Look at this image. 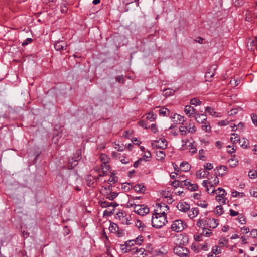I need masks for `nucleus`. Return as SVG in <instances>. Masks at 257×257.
Segmentation results:
<instances>
[{
    "label": "nucleus",
    "mask_w": 257,
    "mask_h": 257,
    "mask_svg": "<svg viewBox=\"0 0 257 257\" xmlns=\"http://www.w3.org/2000/svg\"><path fill=\"white\" fill-rule=\"evenodd\" d=\"M69 165L68 169L71 170L74 167L76 166L78 164V160L75 158H72L71 160H69Z\"/></svg>",
    "instance_id": "nucleus-21"
},
{
    "label": "nucleus",
    "mask_w": 257,
    "mask_h": 257,
    "mask_svg": "<svg viewBox=\"0 0 257 257\" xmlns=\"http://www.w3.org/2000/svg\"><path fill=\"white\" fill-rule=\"evenodd\" d=\"M142 238H143L142 236H140V237H138L135 240H128V241H127V243H126L127 245L123 246V247H129V246H130L129 245V243H131V242L133 243H135L136 244L141 245V242L143 240Z\"/></svg>",
    "instance_id": "nucleus-13"
},
{
    "label": "nucleus",
    "mask_w": 257,
    "mask_h": 257,
    "mask_svg": "<svg viewBox=\"0 0 257 257\" xmlns=\"http://www.w3.org/2000/svg\"><path fill=\"white\" fill-rule=\"evenodd\" d=\"M173 119H174V121L179 124H183L185 121L183 116H182L180 115L177 114H175L174 115Z\"/></svg>",
    "instance_id": "nucleus-15"
},
{
    "label": "nucleus",
    "mask_w": 257,
    "mask_h": 257,
    "mask_svg": "<svg viewBox=\"0 0 257 257\" xmlns=\"http://www.w3.org/2000/svg\"><path fill=\"white\" fill-rule=\"evenodd\" d=\"M185 113L189 117H194V115L197 114L196 109L190 105H186L184 108Z\"/></svg>",
    "instance_id": "nucleus-8"
},
{
    "label": "nucleus",
    "mask_w": 257,
    "mask_h": 257,
    "mask_svg": "<svg viewBox=\"0 0 257 257\" xmlns=\"http://www.w3.org/2000/svg\"><path fill=\"white\" fill-rule=\"evenodd\" d=\"M169 110L165 107H162L159 110V114L163 116H167L169 114Z\"/></svg>",
    "instance_id": "nucleus-22"
},
{
    "label": "nucleus",
    "mask_w": 257,
    "mask_h": 257,
    "mask_svg": "<svg viewBox=\"0 0 257 257\" xmlns=\"http://www.w3.org/2000/svg\"><path fill=\"white\" fill-rule=\"evenodd\" d=\"M248 176L251 179L255 178L257 177V172L255 170H250L248 172Z\"/></svg>",
    "instance_id": "nucleus-35"
},
{
    "label": "nucleus",
    "mask_w": 257,
    "mask_h": 257,
    "mask_svg": "<svg viewBox=\"0 0 257 257\" xmlns=\"http://www.w3.org/2000/svg\"><path fill=\"white\" fill-rule=\"evenodd\" d=\"M195 120L197 122L203 123L207 119L206 115L204 114H198L194 115Z\"/></svg>",
    "instance_id": "nucleus-11"
},
{
    "label": "nucleus",
    "mask_w": 257,
    "mask_h": 257,
    "mask_svg": "<svg viewBox=\"0 0 257 257\" xmlns=\"http://www.w3.org/2000/svg\"><path fill=\"white\" fill-rule=\"evenodd\" d=\"M134 189L137 192H144L145 191L144 186L142 184H137L134 187Z\"/></svg>",
    "instance_id": "nucleus-23"
},
{
    "label": "nucleus",
    "mask_w": 257,
    "mask_h": 257,
    "mask_svg": "<svg viewBox=\"0 0 257 257\" xmlns=\"http://www.w3.org/2000/svg\"><path fill=\"white\" fill-rule=\"evenodd\" d=\"M176 90H173L170 88L166 89L164 90V96L166 97L172 95Z\"/></svg>",
    "instance_id": "nucleus-30"
},
{
    "label": "nucleus",
    "mask_w": 257,
    "mask_h": 257,
    "mask_svg": "<svg viewBox=\"0 0 257 257\" xmlns=\"http://www.w3.org/2000/svg\"><path fill=\"white\" fill-rule=\"evenodd\" d=\"M144 159L140 158V159L138 160L137 161H135L134 163V167L135 168H137L138 167L139 164L140 163V162L143 160Z\"/></svg>",
    "instance_id": "nucleus-64"
},
{
    "label": "nucleus",
    "mask_w": 257,
    "mask_h": 257,
    "mask_svg": "<svg viewBox=\"0 0 257 257\" xmlns=\"http://www.w3.org/2000/svg\"><path fill=\"white\" fill-rule=\"evenodd\" d=\"M181 171L187 172L190 169V165L187 162H182L180 165Z\"/></svg>",
    "instance_id": "nucleus-20"
},
{
    "label": "nucleus",
    "mask_w": 257,
    "mask_h": 257,
    "mask_svg": "<svg viewBox=\"0 0 257 257\" xmlns=\"http://www.w3.org/2000/svg\"><path fill=\"white\" fill-rule=\"evenodd\" d=\"M186 226V224L184 223L182 220H176L172 223L171 229L172 230L178 232L182 231Z\"/></svg>",
    "instance_id": "nucleus-4"
},
{
    "label": "nucleus",
    "mask_w": 257,
    "mask_h": 257,
    "mask_svg": "<svg viewBox=\"0 0 257 257\" xmlns=\"http://www.w3.org/2000/svg\"><path fill=\"white\" fill-rule=\"evenodd\" d=\"M238 220L239 222L242 224H244L246 223V219L242 215H240L238 217Z\"/></svg>",
    "instance_id": "nucleus-47"
},
{
    "label": "nucleus",
    "mask_w": 257,
    "mask_h": 257,
    "mask_svg": "<svg viewBox=\"0 0 257 257\" xmlns=\"http://www.w3.org/2000/svg\"><path fill=\"white\" fill-rule=\"evenodd\" d=\"M118 229V225L114 223H111L109 227V230L110 232H116Z\"/></svg>",
    "instance_id": "nucleus-29"
},
{
    "label": "nucleus",
    "mask_w": 257,
    "mask_h": 257,
    "mask_svg": "<svg viewBox=\"0 0 257 257\" xmlns=\"http://www.w3.org/2000/svg\"><path fill=\"white\" fill-rule=\"evenodd\" d=\"M206 112H208L211 115L214 116L216 112H215L214 109L210 107H207L205 109Z\"/></svg>",
    "instance_id": "nucleus-38"
},
{
    "label": "nucleus",
    "mask_w": 257,
    "mask_h": 257,
    "mask_svg": "<svg viewBox=\"0 0 257 257\" xmlns=\"http://www.w3.org/2000/svg\"><path fill=\"white\" fill-rule=\"evenodd\" d=\"M197 205L202 208H206L207 207L208 204L205 201L200 200L197 202Z\"/></svg>",
    "instance_id": "nucleus-39"
},
{
    "label": "nucleus",
    "mask_w": 257,
    "mask_h": 257,
    "mask_svg": "<svg viewBox=\"0 0 257 257\" xmlns=\"http://www.w3.org/2000/svg\"><path fill=\"white\" fill-rule=\"evenodd\" d=\"M241 229V231H242V233L244 234H246V233H248L249 231V229L247 227H242Z\"/></svg>",
    "instance_id": "nucleus-62"
},
{
    "label": "nucleus",
    "mask_w": 257,
    "mask_h": 257,
    "mask_svg": "<svg viewBox=\"0 0 257 257\" xmlns=\"http://www.w3.org/2000/svg\"><path fill=\"white\" fill-rule=\"evenodd\" d=\"M204 167L206 170H210L213 168L212 164L209 163L204 165Z\"/></svg>",
    "instance_id": "nucleus-53"
},
{
    "label": "nucleus",
    "mask_w": 257,
    "mask_h": 257,
    "mask_svg": "<svg viewBox=\"0 0 257 257\" xmlns=\"http://www.w3.org/2000/svg\"><path fill=\"white\" fill-rule=\"evenodd\" d=\"M153 146H156L157 148L160 149H164L167 146V142L165 139H160L159 140L155 141L152 143Z\"/></svg>",
    "instance_id": "nucleus-5"
},
{
    "label": "nucleus",
    "mask_w": 257,
    "mask_h": 257,
    "mask_svg": "<svg viewBox=\"0 0 257 257\" xmlns=\"http://www.w3.org/2000/svg\"><path fill=\"white\" fill-rule=\"evenodd\" d=\"M156 156L158 160H162L165 158L166 155L163 151L157 150L156 151Z\"/></svg>",
    "instance_id": "nucleus-18"
},
{
    "label": "nucleus",
    "mask_w": 257,
    "mask_h": 257,
    "mask_svg": "<svg viewBox=\"0 0 257 257\" xmlns=\"http://www.w3.org/2000/svg\"><path fill=\"white\" fill-rule=\"evenodd\" d=\"M183 182V187H187V188L188 189V187L190 186V184H191V182L189 181H187V180H184L182 181Z\"/></svg>",
    "instance_id": "nucleus-61"
},
{
    "label": "nucleus",
    "mask_w": 257,
    "mask_h": 257,
    "mask_svg": "<svg viewBox=\"0 0 257 257\" xmlns=\"http://www.w3.org/2000/svg\"><path fill=\"white\" fill-rule=\"evenodd\" d=\"M185 127H187V131L188 132L191 133V134H193L196 132V128L194 125H192L191 123H189V125L185 126Z\"/></svg>",
    "instance_id": "nucleus-26"
},
{
    "label": "nucleus",
    "mask_w": 257,
    "mask_h": 257,
    "mask_svg": "<svg viewBox=\"0 0 257 257\" xmlns=\"http://www.w3.org/2000/svg\"><path fill=\"white\" fill-rule=\"evenodd\" d=\"M251 119L252 122L255 125H257V115L254 114H252L251 115Z\"/></svg>",
    "instance_id": "nucleus-51"
},
{
    "label": "nucleus",
    "mask_w": 257,
    "mask_h": 257,
    "mask_svg": "<svg viewBox=\"0 0 257 257\" xmlns=\"http://www.w3.org/2000/svg\"><path fill=\"white\" fill-rule=\"evenodd\" d=\"M232 136H234V137H231V141L234 144L238 142H239L240 141V138H239V136L237 134L235 133H232L231 134Z\"/></svg>",
    "instance_id": "nucleus-31"
},
{
    "label": "nucleus",
    "mask_w": 257,
    "mask_h": 257,
    "mask_svg": "<svg viewBox=\"0 0 257 257\" xmlns=\"http://www.w3.org/2000/svg\"><path fill=\"white\" fill-rule=\"evenodd\" d=\"M199 213V210L197 208H193L191 209V211L188 214V216L190 219L195 218Z\"/></svg>",
    "instance_id": "nucleus-17"
},
{
    "label": "nucleus",
    "mask_w": 257,
    "mask_h": 257,
    "mask_svg": "<svg viewBox=\"0 0 257 257\" xmlns=\"http://www.w3.org/2000/svg\"><path fill=\"white\" fill-rule=\"evenodd\" d=\"M198 189V186L196 184H191L190 186L188 187V189L191 191H194L197 190Z\"/></svg>",
    "instance_id": "nucleus-41"
},
{
    "label": "nucleus",
    "mask_w": 257,
    "mask_h": 257,
    "mask_svg": "<svg viewBox=\"0 0 257 257\" xmlns=\"http://www.w3.org/2000/svg\"><path fill=\"white\" fill-rule=\"evenodd\" d=\"M120 160L123 164H126L130 163V159L124 156L120 157Z\"/></svg>",
    "instance_id": "nucleus-43"
},
{
    "label": "nucleus",
    "mask_w": 257,
    "mask_h": 257,
    "mask_svg": "<svg viewBox=\"0 0 257 257\" xmlns=\"http://www.w3.org/2000/svg\"><path fill=\"white\" fill-rule=\"evenodd\" d=\"M177 208L180 211L186 212L190 209V205L185 202H179L177 205Z\"/></svg>",
    "instance_id": "nucleus-7"
},
{
    "label": "nucleus",
    "mask_w": 257,
    "mask_h": 257,
    "mask_svg": "<svg viewBox=\"0 0 257 257\" xmlns=\"http://www.w3.org/2000/svg\"><path fill=\"white\" fill-rule=\"evenodd\" d=\"M230 214L232 216H235L239 214L238 212L235 211L233 210V209L230 210Z\"/></svg>",
    "instance_id": "nucleus-63"
},
{
    "label": "nucleus",
    "mask_w": 257,
    "mask_h": 257,
    "mask_svg": "<svg viewBox=\"0 0 257 257\" xmlns=\"http://www.w3.org/2000/svg\"><path fill=\"white\" fill-rule=\"evenodd\" d=\"M207 221L208 222V227L209 228H215L218 225L217 220L215 219L208 218Z\"/></svg>",
    "instance_id": "nucleus-14"
},
{
    "label": "nucleus",
    "mask_w": 257,
    "mask_h": 257,
    "mask_svg": "<svg viewBox=\"0 0 257 257\" xmlns=\"http://www.w3.org/2000/svg\"><path fill=\"white\" fill-rule=\"evenodd\" d=\"M171 185L175 188L180 186L183 187V182L179 180H174L171 182Z\"/></svg>",
    "instance_id": "nucleus-27"
},
{
    "label": "nucleus",
    "mask_w": 257,
    "mask_h": 257,
    "mask_svg": "<svg viewBox=\"0 0 257 257\" xmlns=\"http://www.w3.org/2000/svg\"><path fill=\"white\" fill-rule=\"evenodd\" d=\"M118 195V194L116 192H112L110 194L109 196L107 197L108 199L110 200H113L115 198H116Z\"/></svg>",
    "instance_id": "nucleus-44"
},
{
    "label": "nucleus",
    "mask_w": 257,
    "mask_h": 257,
    "mask_svg": "<svg viewBox=\"0 0 257 257\" xmlns=\"http://www.w3.org/2000/svg\"><path fill=\"white\" fill-rule=\"evenodd\" d=\"M237 112V110L236 109H232L230 111L228 112V115L230 116L234 115L236 114Z\"/></svg>",
    "instance_id": "nucleus-59"
},
{
    "label": "nucleus",
    "mask_w": 257,
    "mask_h": 257,
    "mask_svg": "<svg viewBox=\"0 0 257 257\" xmlns=\"http://www.w3.org/2000/svg\"><path fill=\"white\" fill-rule=\"evenodd\" d=\"M33 40L31 38H27L23 43L22 45L23 46H26L29 44V43H31L32 42Z\"/></svg>",
    "instance_id": "nucleus-50"
},
{
    "label": "nucleus",
    "mask_w": 257,
    "mask_h": 257,
    "mask_svg": "<svg viewBox=\"0 0 257 257\" xmlns=\"http://www.w3.org/2000/svg\"><path fill=\"white\" fill-rule=\"evenodd\" d=\"M135 225L136 227H137L140 230H143L144 227V224L142 223V222L138 220L136 221L135 223Z\"/></svg>",
    "instance_id": "nucleus-37"
},
{
    "label": "nucleus",
    "mask_w": 257,
    "mask_h": 257,
    "mask_svg": "<svg viewBox=\"0 0 257 257\" xmlns=\"http://www.w3.org/2000/svg\"><path fill=\"white\" fill-rule=\"evenodd\" d=\"M145 251V249L143 248H140L138 249L137 248H136V250L134 252V253L137 252L140 254L142 257H144L143 254L144 252Z\"/></svg>",
    "instance_id": "nucleus-45"
},
{
    "label": "nucleus",
    "mask_w": 257,
    "mask_h": 257,
    "mask_svg": "<svg viewBox=\"0 0 257 257\" xmlns=\"http://www.w3.org/2000/svg\"><path fill=\"white\" fill-rule=\"evenodd\" d=\"M216 169L219 171V175L223 176L226 175L227 173V167L225 166L220 165L219 167H217Z\"/></svg>",
    "instance_id": "nucleus-16"
},
{
    "label": "nucleus",
    "mask_w": 257,
    "mask_h": 257,
    "mask_svg": "<svg viewBox=\"0 0 257 257\" xmlns=\"http://www.w3.org/2000/svg\"><path fill=\"white\" fill-rule=\"evenodd\" d=\"M201 127H202V129L206 132L210 131V125H207L206 123L202 125Z\"/></svg>",
    "instance_id": "nucleus-49"
},
{
    "label": "nucleus",
    "mask_w": 257,
    "mask_h": 257,
    "mask_svg": "<svg viewBox=\"0 0 257 257\" xmlns=\"http://www.w3.org/2000/svg\"><path fill=\"white\" fill-rule=\"evenodd\" d=\"M212 252L214 254H219L221 253V249L219 246L215 245L212 248Z\"/></svg>",
    "instance_id": "nucleus-34"
},
{
    "label": "nucleus",
    "mask_w": 257,
    "mask_h": 257,
    "mask_svg": "<svg viewBox=\"0 0 257 257\" xmlns=\"http://www.w3.org/2000/svg\"><path fill=\"white\" fill-rule=\"evenodd\" d=\"M223 213V208L221 205L217 206L215 208V213L219 216Z\"/></svg>",
    "instance_id": "nucleus-28"
},
{
    "label": "nucleus",
    "mask_w": 257,
    "mask_h": 257,
    "mask_svg": "<svg viewBox=\"0 0 257 257\" xmlns=\"http://www.w3.org/2000/svg\"><path fill=\"white\" fill-rule=\"evenodd\" d=\"M226 194L224 193L219 194L216 196V199L218 202H220L221 200L224 199V196Z\"/></svg>",
    "instance_id": "nucleus-48"
},
{
    "label": "nucleus",
    "mask_w": 257,
    "mask_h": 257,
    "mask_svg": "<svg viewBox=\"0 0 257 257\" xmlns=\"http://www.w3.org/2000/svg\"><path fill=\"white\" fill-rule=\"evenodd\" d=\"M66 47L67 45L65 42L63 41L57 42L54 45L55 49L57 51H61L66 49Z\"/></svg>",
    "instance_id": "nucleus-10"
},
{
    "label": "nucleus",
    "mask_w": 257,
    "mask_h": 257,
    "mask_svg": "<svg viewBox=\"0 0 257 257\" xmlns=\"http://www.w3.org/2000/svg\"><path fill=\"white\" fill-rule=\"evenodd\" d=\"M108 163H102L101 164V169L103 171H104L105 172H108L109 170L110 169V167L109 165H107Z\"/></svg>",
    "instance_id": "nucleus-40"
},
{
    "label": "nucleus",
    "mask_w": 257,
    "mask_h": 257,
    "mask_svg": "<svg viewBox=\"0 0 257 257\" xmlns=\"http://www.w3.org/2000/svg\"><path fill=\"white\" fill-rule=\"evenodd\" d=\"M208 174L207 171L202 170H198L196 173L197 177L199 178L207 177Z\"/></svg>",
    "instance_id": "nucleus-19"
},
{
    "label": "nucleus",
    "mask_w": 257,
    "mask_h": 257,
    "mask_svg": "<svg viewBox=\"0 0 257 257\" xmlns=\"http://www.w3.org/2000/svg\"><path fill=\"white\" fill-rule=\"evenodd\" d=\"M190 104L191 105L196 106L200 105L201 104V101L197 99L196 98H194L190 100Z\"/></svg>",
    "instance_id": "nucleus-32"
},
{
    "label": "nucleus",
    "mask_w": 257,
    "mask_h": 257,
    "mask_svg": "<svg viewBox=\"0 0 257 257\" xmlns=\"http://www.w3.org/2000/svg\"><path fill=\"white\" fill-rule=\"evenodd\" d=\"M134 212L141 216H144L149 213V209L144 205L135 204Z\"/></svg>",
    "instance_id": "nucleus-3"
},
{
    "label": "nucleus",
    "mask_w": 257,
    "mask_h": 257,
    "mask_svg": "<svg viewBox=\"0 0 257 257\" xmlns=\"http://www.w3.org/2000/svg\"><path fill=\"white\" fill-rule=\"evenodd\" d=\"M158 207H160L161 211H162V210H163V211H164L165 212V211H168L169 210V208H168V206L167 205H165V204H164L162 205L159 204Z\"/></svg>",
    "instance_id": "nucleus-46"
},
{
    "label": "nucleus",
    "mask_w": 257,
    "mask_h": 257,
    "mask_svg": "<svg viewBox=\"0 0 257 257\" xmlns=\"http://www.w3.org/2000/svg\"><path fill=\"white\" fill-rule=\"evenodd\" d=\"M217 69V66L213 65L208 69L206 73L205 77L207 78L206 81H211V78L214 76L215 72Z\"/></svg>",
    "instance_id": "nucleus-6"
},
{
    "label": "nucleus",
    "mask_w": 257,
    "mask_h": 257,
    "mask_svg": "<svg viewBox=\"0 0 257 257\" xmlns=\"http://www.w3.org/2000/svg\"><path fill=\"white\" fill-rule=\"evenodd\" d=\"M156 118V115L153 113L150 112L147 114L146 117L147 119L151 121L154 120Z\"/></svg>",
    "instance_id": "nucleus-33"
},
{
    "label": "nucleus",
    "mask_w": 257,
    "mask_h": 257,
    "mask_svg": "<svg viewBox=\"0 0 257 257\" xmlns=\"http://www.w3.org/2000/svg\"><path fill=\"white\" fill-rule=\"evenodd\" d=\"M211 234V232L205 231V230H203V232L201 233V235L210 236Z\"/></svg>",
    "instance_id": "nucleus-60"
},
{
    "label": "nucleus",
    "mask_w": 257,
    "mask_h": 257,
    "mask_svg": "<svg viewBox=\"0 0 257 257\" xmlns=\"http://www.w3.org/2000/svg\"><path fill=\"white\" fill-rule=\"evenodd\" d=\"M166 213L165 211L156 212L152 217V224L154 227L161 228L167 222Z\"/></svg>",
    "instance_id": "nucleus-1"
},
{
    "label": "nucleus",
    "mask_w": 257,
    "mask_h": 257,
    "mask_svg": "<svg viewBox=\"0 0 257 257\" xmlns=\"http://www.w3.org/2000/svg\"><path fill=\"white\" fill-rule=\"evenodd\" d=\"M250 235L253 238L257 237V229H253L250 232Z\"/></svg>",
    "instance_id": "nucleus-57"
},
{
    "label": "nucleus",
    "mask_w": 257,
    "mask_h": 257,
    "mask_svg": "<svg viewBox=\"0 0 257 257\" xmlns=\"http://www.w3.org/2000/svg\"><path fill=\"white\" fill-rule=\"evenodd\" d=\"M138 124L141 126L144 127L145 128H148V126H147V124L146 123V122L144 120H142L138 122Z\"/></svg>",
    "instance_id": "nucleus-52"
},
{
    "label": "nucleus",
    "mask_w": 257,
    "mask_h": 257,
    "mask_svg": "<svg viewBox=\"0 0 257 257\" xmlns=\"http://www.w3.org/2000/svg\"><path fill=\"white\" fill-rule=\"evenodd\" d=\"M239 144L240 146L242 147L246 148L248 145L247 140L244 138H243L242 140H240Z\"/></svg>",
    "instance_id": "nucleus-36"
},
{
    "label": "nucleus",
    "mask_w": 257,
    "mask_h": 257,
    "mask_svg": "<svg viewBox=\"0 0 257 257\" xmlns=\"http://www.w3.org/2000/svg\"><path fill=\"white\" fill-rule=\"evenodd\" d=\"M102 163H108L109 160V157L105 154H101L99 157Z\"/></svg>",
    "instance_id": "nucleus-25"
},
{
    "label": "nucleus",
    "mask_w": 257,
    "mask_h": 257,
    "mask_svg": "<svg viewBox=\"0 0 257 257\" xmlns=\"http://www.w3.org/2000/svg\"><path fill=\"white\" fill-rule=\"evenodd\" d=\"M183 238V237L181 236L177 239L176 246L174 248V252L176 255L180 257H186L189 254V251L184 246V242L183 241V243H181Z\"/></svg>",
    "instance_id": "nucleus-2"
},
{
    "label": "nucleus",
    "mask_w": 257,
    "mask_h": 257,
    "mask_svg": "<svg viewBox=\"0 0 257 257\" xmlns=\"http://www.w3.org/2000/svg\"><path fill=\"white\" fill-rule=\"evenodd\" d=\"M231 85L233 87H235L239 84V82L235 79L231 80L230 82Z\"/></svg>",
    "instance_id": "nucleus-58"
},
{
    "label": "nucleus",
    "mask_w": 257,
    "mask_h": 257,
    "mask_svg": "<svg viewBox=\"0 0 257 257\" xmlns=\"http://www.w3.org/2000/svg\"><path fill=\"white\" fill-rule=\"evenodd\" d=\"M187 128V127L183 126H181L179 127V131L181 132V135L185 136L187 134V131L186 130Z\"/></svg>",
    "instance_id": "nucleus-42"
},
{
    "label": "nucleus",
    "mask_w": 257,
    "mask_h": 257,
    "mask_svg": "<svg viewBox=\"0 0 257 257\" xmlns=\"http://www.w3.org/2000/svg\"><path fill=\"white\" fill-rule=\"evenodd\" d=\"M110 202H106V201H102L101 202V207H107L110 206Z\"/></svg>",
    "instance_id": "nucleus-56"
},
{
    "label": "nucleus",
    "mask_w": 257,
    "mask_h": 257,
    "mask_svg": "<svg viewBox=\"0 0 257 257\" xmlns=\"http://www.w3.org/2000/svg\"><path fill=\"white\" fill-rule=\"evenodd\" d=\"M94 177L92 176H89L87 177V184L89 187H93L94 185V184L95 183L94 182Z\"/></svg>",
    "instance_id": "nucleus-24"
},
{
    "label": "nucleus",
    "mask_w": 257,
    "mask_h": 257,
    "mask_svg": "<svg viewBox=\"0 0 257 257\" xmlns=\"http://www.w3.org/2000/svg\"><path fill=\"white\" fill-rule=\"evenodd\" d=\"M207 219L208 218H206L204 219H199L196 223L197 226L202 228L203 230H206V229H207L208 228V222L207 221Z\"/></svg>",
    "instance_id": "nucleus-9"
},
{
    "label": "nucleus",
    "mask_w": 257,
    "mask_h": 257,
    "mask_svg": "<svg viewBox=\"0 0 257 257\" xmlns=\"http://www.w3.org/2000/svg\"><path fill=\"white\" fill-rule=\"evenodd\" d=\"M208 183L209 182L207 180H204L202 182V185L206 188V191L208 192V193H210V192H209V189L208 188Z\"/></svg>",
    "instance_id": "nucleus-55"
},
{
    "label": "nucleus",
    "mask_w": 257,
    "mask_h": 257,
    "mask_svg": "<svg viewBox=\"0 0 257 257\" xmlns=\"http://www.w3.org/2000/svg\"><path fill=\"white\" fill-rule=\"evenodd\" d=\"M126 243H127V241H126L125 242V243L124 244H121V246H120V248L121 249V250L123 252H128V251H131L132 250H135L136 249V248H135V247H133L132 248V246H134V245H135L136 244L135 243H133L132 242L131 243H129V245H130L129 246V247H123V246H125V245H127L126 244Z\"/></svg>",
    "instance_id": "nucleus-12"
},
{
    "label": "nucleus",
    "mask_w": 257,
    "mask_h": 257,
    "mask_svg": "<svg viewBox=\"0 0 257 257\" xmlns=\"http://www.w3.org/2000/svg\"><path fill=\"white\" fill-rule=\"evenodd\" d=\"M117 181V179L115 177L111 176V177L108 180L109 183H115Z\"/></svg>",
    "instance_id": "nucleus-54"
}]
</instances>
